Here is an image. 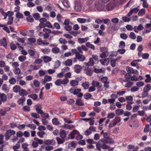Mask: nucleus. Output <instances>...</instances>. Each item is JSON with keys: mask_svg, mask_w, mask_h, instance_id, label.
I'll use <instances>...</instances> for the list:
<instances>
[{"mask_svg": "<svg viewBox=\"0 0 151 151\" xmlns=\"http://www.w3.org/2000/svg\"><path fill=\"white\" fill-rule=\"evenodd\" d=\"M92 96V95L88 93H86L84 95V98L86 99H88Z\"/></svg>", "mask_w": 151, "mask_h": 151, "instance_id": "58836bf2", "label": "nucleus"}, {"mask_svg": "<svg viewBox=\"0 0 151 151\" xmlns=\"http://www.w3.org/2000/svg\"><path fill=\"white\" fill-rule=\"evenodd\" d=\"M43 60L44 62L46 63L51 61L52 59L51 57L47 56H44L41 57Z\"/></svg>", "mask_w": 151, "mask_h": 151, "instance_id": "ddd939ff", "label": "nucleus"}, {"mask_svg": "<svg viewBox=\"0 0 151 151\" xmlns=\"http://www.w3.org/2000/svg\"><path fill=\"white\" fill-rule=\"evenodd\" d=\"M31 115L32 117L38 119L40 118V116L39 115L36 113H32L31 114Z\"/></svg>", "mask_w": 151, "mask_h": 151, "instance_id": "6e6d98bb", "label": "nucleus"}, {"mask_svg": "<svg viewBox=\"0 0 151 151\" xmlns=\"http://www.w3.org/2000/svg\"><path fill=\"white\" fill-rule=\"evenodd\" d=\"M75 9L77 11L79 12L81 10L82 6L80 0H77L75 2Z\"/></svg>", "mask_w": 151, "mask_h": 151, "instance_id": "7ed1b4c3", "label": "nucleus"}, {"mask_svg": "<svg viewBox=\"0 0 151 151\" xmlns=\"http://www.w3.org/2000/svg\"><path fill=\"white\" fill-rule=\"evenodd\" d=\"M86 73L87 75L89 76H91L92 75L93 73V70L91 68H88L86 70Z\"/></svg>", "mask_w": 151, "mask_h": 151, "instance_id": "cd10ccee", "label": "nucleus"}, {"mask_svg": "<svg viewBox=\"0 0 151 151\" xmlns=\"http://www.w3.org/2000/svg\"><path fill=\"white\" fill-rule=\"evenodd\" d=\"M78 133L77 130H74L69 135V137L71 139H73L75 137V135L77 134Z\"/></svg>", "mask_w": 151, "mask_h": 151, "instance_id": "2eb2a0df", "label": "nucleus"}, {"mask_svg": "<svg viewBox=\"0 0 151 151\" xmlns=\"http://www.w3.org/2000/svg\"><path fill=\"white\" fill-rule=\"evenodd\" d=\"M22 109L25 111L28 112L30 111V108L28 106H25L22 107Z\"/></svg>", "mask_w": 151, "mask_h": 151, "instance_id": "5fc2aeb1", "label": "nucleus"}, {"mask_svg": "<svg viewBox=\"0 0 151 151\" xmlns=\"http://www.w3.org/2000/svg\"><path fill=\"white\" fill-rule=\"evenodd\" d=\"M56 139L57 140L58 143L59 144L63 143L65 141L64 139L63 140H62L60 138L58 137H57Z\"/></svg>", "mask_w": 151, "mask_h": 151, "instance_id": "0e129e2a", "label": "nucleus"}, {"mask_svg": "<svg viewBox=\"0 0 151 151\" xmlns=\"http://www.w3.org/2000/svg\"><path fill=\"white\" fill-rule=\"evenodd\" d=\"M60 49L58 47H55L52 49V51L54 53H57L59 52Z\"/></svg>", "mask_w": 151, "mask_h": 151, "instance_id": "37998d69", "label": "nucleus"}, {"mask_svg": "<svg viewBox=\"0 0 151 151\" xmlns=\"http://www.w3.org/2000/svg\"><path fill=\"white\" fill-rule=\"evenodd\" d=\"M129 37L131 39L133 40H134L136 38V36L134 33L132 32L130 33Z\"/></svg>", "mask_w": 151, "mask_h": 151, "instance_id": "e2e57ef3", "label": "nucleus"}, {"mask_svg": "<svg viewBox=\"0 0 151 151\" xmlns=\"http://www.w3.org/2000/svg\"><path fill=\"white\" fill-rule=\"evenodd\" d=\"M76 58L79 61H83L86 59V57L83 55L79 53L77 55H76Z\"/></svg>", "mask_w": 151, "mask_h": 151, "instance_id": "6e6552de", "label": "nucleus"}, {"mask_svg": "<svg viewBox=\"0 0 151 151\" xmlns=\"http://www.w3.org/2000/svg\"><path fill=\"white\" fill-rule=\"evenodd\" d=\"M33 85L36 87H38L40 86V83L39 81L37 80H35L33 81Z\"/></svg>", "mask_w": 151, "mask_h": 151, "instance_id": "e433bc0d", "label": "nucleus"}, {"mask_svg": "<svg viewBox=\"0 0 151 151\" xmlns=\"http://www.w3.org/2000/svg\"><path fill=\"white\" fill-rule=\"evenodd\" d=\"M150 90H151V86L150 84H147L145 85L143 89V90L147 92Z\"/></svg>", "mask_w": 151, "mask_h": 151, "instance_id": "a878e982", "label": "nucleus"}, {"mask_svg": "<svg viewBox=\"0 0 151 151\" xmlns=\"http://www.w3.org/2000/svg\"><path fill=\"white\" fill-rule=\"evenodd\" d=\"M35 20H38L40 17V14L38 13H35L32 15Z\"/></svg>", "mask_w": 151, "mask_h": 151, "instance_id": "ea45409f", "label": "nucleus"}, {"mask_svg": "<svg viewBox=\"0 0 151 151\" xmlns=\"http://www.w3.org/2000/svg\"><path fill=\"white\" fill-rule=\"evenodd\" d=\"M9 21L7 23V25H10L13 23V21L14 18L12 17H9Z\"/></svg>", "mask_w": 151, "mask_h": 151, "instance_id": "13d9d810", "label": "nucleus"}, {"mask_svg": "<svg viewBox=\"0 0 151 151\" xmlns=\"http://www.w3.org/2000/svg\"><path fill=\"white\" fill-rule=\"evenodd\" d=\"M28 97L29 98H31L34 100H35L38 97L37 95L36 94H33L29 95Z\"/></svg>", "mask_w": 151, "mask_h": 151, "instance_id": "c03bdc74", "label": "nucleus"}, {"mask_svg": "<svg viewBox=\"0 0 151 151\" xmlns=\"http://www.w3.org/2000/svg\"><path fill=\"white\" fill-rule=\"evenodd\" d=\"M21 89V88L20 86L17 85H16L13 87V91L14 92L17 93L19 92Z\"/></svg>", "mask_w": 151, "mask_h": 151, "instance_id": "a211bd4d", "label": "nucleus"}, {"mask_svg": "<svg viewBox=\"0 0 151 151\" xmlns=\"http://www.w3.org/2000/svg\"><path fill=\"white\" fill-rule=\"evenodd\" d=\"M52 123L55 125H57L59 124V123L57 118H53L52 120Z\"/></svg>", "mask_w": 151, "mask_h": 151, "instance_id": "3c124183", "label": "nucleus"}, {"mask_svg": "<svg viewBox=\"0 0 151 151\" xmlns=\"http://www.w3.org/2000/svg\"><path fill=\"white\" fill-rule=\"evenodd\" d=\"M81 89H75L74 88H71L69 90V91L71 93H73L74 95L78 94L81 92Z\"/></svg>", "mask_w": 151, "mask_h": 151, "instance_id": "423d86ee", "label": "nucleus"}, {"mask_svg": "<svg viewBox=\"0 0 151 151\" xmlns=\"http://www.w3.org/2000/svg\"><path fill=\"white\" fill-rule=\"evenodd\" d=\"M92 85L95 88L97 87V89H100L102 87V85L100 83L94 80H93L92 81Z\"/></svg>", "mask_w": 151, "mask_h": 151, "instance_id": "0eeeda50", "label": "nucleus"}, {"mask_svg": "<svg viewBox=\"0 0 151 151\" xmlns=\"http://www.w3.org/2000/svg\"><path fill=\"white\" fill-rule=\"evenodd\" d=\"M89 83L88 82H85L82 83V85L85 89H87L89 86Z\"/></svg>", "mask_w": 151, "mask_h": 151, "instance_id": "72a5a7b5", "label": "nucleus"}, {"mask_svg": "<svg viewBox=\"0 0 151 151\" xmlns=\"http://www.w3.org/2000/svg\"><path fill=\"white\" fill-rule=\"evenodd\" d=\"M15 133V132L13 130H9L7 131L5 135L6 139V140H9L10 137V136L14 135Z\"/></svg>", "mask_w": 151, "mask_h": 151, "instance_id": "20e7f679", "label": "nucleus"}, {"mask_svg": "<svg viewBox=\"0 0 151 151\" xmlns=\"http://www.w3.org/2000/svg\"><path fill=\"white\" fill-rule=\"evenodd\" d=\"M27 126L30 127L33 130L35 129L36 127V125L33 124H29L27 125Z\"/></svg>", "mask_w": 151, "mask_h": 151, "instance_id": "864d4df0", "label": "nucleus"}, {"mask_svg": "<svg viewBox=\"0 0 151 151\" xmlns=\"http://www.w3.org/2000/svg\"><path fill=\"white\" fill-rule=\"evenodd\" d=\"M45 25H46V27H47L48 28H52V29H54L55 28V27L52 25L51 24L49 21L46 22L45 23Z\"/></svg>", "mask_w": 151, "mask_h": 151, "instance_id": "bf43d9fd", "label": "nucleus"}, {"mask_svg": "<svg viewBox=\"0 0 151 151\" xmlns=\"http://www.w3.org/2000/svg\"><path fill=\"white\" fill-rule=\"evenodd\" d=\"M124 112L123 109H117L115 111L116 114L118 115H122Z\"/></svg>", "mask_w": 151, "mask_h": 151, "instance_id": "bb28decb", "label": "nucleus"}, {"mask_svg": "<svg viewBox=\"0 0 151 151\" xmlns=\"http://www.w3.org/2000/svg\"><path fill=\"white\" fill-rule=\"evenodd\" d=\"M114 4L113 3H110L108 4L106 6V9L109 11L112 10L114 7Z\"/></svg>", "mask_w": 151, "mask_h": 151, "instance_id": "f3484780", "label": "nucleus"}, {"mask_svg": "<svg viewBox=\"0 0 151 151\" xmlns=\"http://www.w3.org/2000/svg\"><path fill=\"white\" fill-rule=\"evenodd\" d=\"M9 82L11 85H14L16 83V81L15 78L12 77L9 80Z\"/></svg>", "mask_w": 151, "mask_h": 151, "instance_id": "c9c22d12", "label": "nucleus"}, {"mask_svg": "<svg viewBox=\"0 0 151 151\" xmlns=\"http://www.w3.org/2000/svg\"><path fill=\"white\" fill-rule=\"evenodd\" d=\"M59 41L60 43V44H65L67 43V41L66 40L62 38H60L59 39Z\"/></svg>", "mask_w": 151, "mask_h": 151, "instance_id": "09e8293b", "label": "nucleus"}, {"mask_svg": "<svg viewBox=\"0 0 151 151\" xmlns=\"http://www.w3.org/2000/svg\"><path fill=\"white\" fill-rule=\"evenodd\" d=\"M126 101H127V103H129L130 101H132L133 100V98L131 96H127L125 98Z\"/></svg>", "mask_w": 151, "mask_h": 151, "instance_id": "603ef678", "label": "nucleus"}, {"mask_svg": "<svg viewBox=\"0 0 151 151\" xmlns=\"http://www.w3.org/2000/svg\"><path fill=\"white\" fill-rule=\"evenodd\" d=\"M104 6L103 5L99 0H96L95 2L94 8L97 10L100 11L102 10L104 8Z\"/></svg>", "mask_w": 151, "mask_h": 151, "instance_id": "f03ea898", "label": "nucleus"}, {"mask_svg": "<svg viewBox=\"0 0 151 151\" xmlns=\"http://www.w3.org/2000/svg\"><path fill=\"white\" fill-rule=\"evenodd\" d=\"M133 106H134V107L133 108L132 112H136L139 109L140 105H133Z\"/></svg>", "mask_w": 151, "mask_h": 151, "instance_id": "338daca9", "label": "nucleus"}, {"mask_svg": "<svg viewBox=\"0 0 151 151\" xmlns=\"http://www.w3.org/2000/svg\"><path fill=\"white\" fill-rule=\"evenodd\" d=\"M35 109L36 112L38 114H44V112L42 110L40 109L39 108V106L38 105H36L35 106Z\"/></svg>", "mask_w": 151, "mask_h": 151, "instance_id": "5701e85b", "label": "nucleus"}, {"mask_svg": "<svg viewBox=\"0 0 151 151\" xmlns=\"http://www.w3.org/2000/svg\"><path fill=\"white\" fill-rule=\"evenodd\" d=\"M100 61L102 65H107L109 63V59L108 58H106L103 60H101Z\"/></svg>", "mask_w": 151, "mask_h": 151, "instance_id": "9b49d317", "label": "nucleus"}, {"mask_svg": "<svg viewBox=\"0 0 151 151\" xmlns=\"http://www.w3.org/2000/svg\"><path fill=\"white\" fill-rule=\"evenodd\" d=\"M88 40V37L85 38H79L78 39V41L79 43L82 44L86 42Z\"/></svg>", "mask_w": 151, "mask_h": 151, "instance_id": "412c9836", "label": "nucleus"}, {"mask_svg": "<svg viewBox=\"0 0 151 151\" xmlns=\"http://www.w3.org/2000/svg\"><path fill=\"white\" fill-rule=\"evenodd\" d=\"M28 93H29L28 92L22 88L19 93V95L22 96L27 95Z\"/></svg>", "mask_w": 151, "mask_h": 151, "instance_id": "4468645a", "label": "nucleus"}, {"mask_svg": "<svg viewBox=\"0 0 151 151\" xmlns=\"http://www.w3.org/2000/svg\"><path fill=\"white\" fill-rule=\"evenodd\" d=\"M15 74H19L20 73V69L17 67H16L13 70Z\"/></svg>", "mask_w": 151, "mask_h": 151, "instance_id": "680f3d73", "label": "nucleus"}, {"mask_svg": "<svg viewBox=\"0 0 151 151\" xmlns=\"http://www.w3.org/2000/svg\"><path fill=\"white\" fill-rule=\"evenodd\" d=\"M147 78L145 79V81L146 83H149L151 81V77L150 76V75L147 74L145 76Z\"/></svg>", "mask_w": 151, "mask_h": 151, "instance_id": "79ce46f5", "label": "nucleus"}, {"mask_svg": "<svg viewBox=\"0 0 151 151\" xmlns=\"http://www.w3.org/2000/svg\"><path fill=\"white\" fill-rule=\"evenodd\" d=\"M26 20L27 22L32 23L34 22V19L30 15L26 18Z\"/></svg>", "mask_w": 151, "mask_h": 151, "instance_id": "de8ad7c7", "label": "nucleus"}, {"mask_svg": "<svg viewBox=\"0 0 151 151\" xmlns=\"http://www.w3.org/2000/svg\"><path fill=\"white\" fill-rule=\"evenodd\" d=\"M145 9H142L140 10L138 13V15L139 16H142L145 13Z\"/></svg>", "mask_w": 151, "mask_h": 151, "instance_id": "8fccbe9b", "label": "nucleus"}, {"mask_svg": "<svg viewBox=\"0 0 151 151\" xmlns=\"http://www.w3.org/2000/svg\"><path fill=\"white\" fill-rule=\"evenodd\" d=\"M99 142H100V144L101 145H106V144H108V141L107 139H103L101 140H100L99 141Z\"/></svg>", "mask_w": 151, "mask_h": 151, "instance_id": "c85d7f7f", "label": "nucleus"}, {"mask_svg": "<svg viewBox=\"0 0 151 151\" xmlns=\"http://www.w3.org/2000/svg\"><path fill=\"white\" fill-rule=\"evenodd\" d=\"M86 46L88 47L91 48L93 50H94L95 49V47H94V46L92 45L91 44L90 42H87L86 43Z\"/></svg>", "mask_w": 151, "mask_h": 151, "instance_id": "2f4dec72", "label": "nucleus"}, {"mask_svg": "<svg viewBox=\"0 0 151 151\" xmlns=\"http://www.w3.org/2000/svg\"><path fill=\"white\" fill-rule=\"evenodd\" d=\"M42 52L44 54H47L50 51V50L48 48H45L44 49H41Z\"/></svg>", "mask_w": 151, "mask_h": 151, "instance_id": "f704fd0d", "label": "nucleus"}, {"mask_svg": "<svg viewBox=\"0 0 151 151\" xmlns=\"http://www.w3.org/2000/svg\"><path fill=\"white\" fill-rule=\"evenodd\" d=\"M37 134L40 138H43V135L45 134V133L44 131H39L37 132Z\"/></svg>", "mask_w": 151, "mask_h": 151, "instance_id": "052dcab7", "label": "nucleus"}, {"mask_svg": "<svg viewBox=\"0 0 151 151\" xmlns=\"http://www.w3.org/2000/svg\"><path fill=\"white\" fill-rule=\"evenodd\" d=\"M60 136L62 139H64L65 137L66 134L64 130L62 129L60 130Z\"/></svg>", "mask_w": 151, "mask_h": 151, "instance_id": "b1692460", "label": "nucleus"}, {"mask_svg": "<svg viewBox=\"0 0 151 151\" xmlns=\"http://www.w3.org/2000/svg\"><path fill=\"white\" fill-rule=\"evenodd\" d=\"M122 19L125 22H129L131 20L130 18L124 16L122 17Z\"/></svg>", "mask_w": 151, "mask_h": 151, "instance_id": "774afa93", "label": "nucleus"}, {"mask_svg": "<svg viewBox=\"0 0 151 151\" xmlns=\"http://www.w3.org/2000/svg\"><path fill=\"white\" fill-rule=\"evenodd\" d=\"M17 40L20 43H23L25 42V39L24 38H20L18 37H17Z\"/></svg>", "mask_w": 151, "mask_h": 151, "instance_id": "4d7b16f0", "label": "nucleus"}, {"mask_svg": "<svg viewBox=\"0 0 151 151\" xmlns=\"http://www.w3.org/2000/svg\"><path fill=\"white\" fill-rule=\"evenodd\" d=\"M62 1L63 4L65 7L67 8L70 7L68 0H62Z\"/></svg>", "mask_w": 151, "mask_h": 151, "instance_id": "7c9ffc66", "label": "nucleus"}, {"mask_svg": "<svg viewBox=\"0 0 151 151\" xmlns=\"http://www.w3.org/2000/svg\"><path fill=\"white\" fill-rule=\"evenodd\" d=\"M118 59H116L114 60H112L111 61L110 63L111 66L113 67H114L116 66V63Z\"/></svg>", "mask_w": 151, "mask_h": 151, "instance_id": "49530a36", "label": "nucleus"}, {"mask_svg": "<svg viewBox=\"0 0 151 151\" xmlns=\"http://www.w3.org/2000/svg\"><path fill=\"white\" fill-rule=\"evenodd\" d=\"M150 24H147L145 29V32L147 33L150 32L151 30V26Z\"/></svg>", "mask_w": 151, "mask_h": 151, "instance_id": "aec40b11", "label": "nucleus"}, {"mask_svg": "<svg viewBox=\"0 0 151 151\" xmlns=\"http://www.w3.org/2000/svg\"><path fill=\"white\" fill-rule=\"evenodd\" d=\"M72 64V61L70 59H68L65 62V64L66 66H70Z\"/></svg>", "mask_w": 151, "mask_h": 151, "instance_id": "473e14b6", "label": "nucleus"}, {"mask_svg": "<svg viewBox=\"0 0 151 151\" xmlns=\"http://www.w3.org/2000/svg\"><path fill=\"white\" fill-rule=\"evenodd\" d=\"M76 105L80 106H83L84 104L81 99H77L76 101Z\"/></svg>", "mask_w": 151, "mask_h": 151, "instance_id": "393cba45", "label": "nucleus"}, {"mask_svg": "<svg viewBox=\"0 0 151 151\" xmlns=\"http://www.w3.org/2000/svg\"><path fill=\"white\" fill-rule=\"evenodd\" d=\"M0 99L1 101L5 102L7 100V96L4 93H0Z\"/></svg>", "mask_w": 151, "mask_h": 151, "instance_id": "6ab92c4d", "label": "nucleus"}, {"mask_svg": "<svg viewBox=\"0 0 151 151\" xmlns=\"http://www.w3.org/2000/svg\"><path fill=\"white\" fill-rule=\"evenodd\" d=\"M10 109V108H9L8 110L6 111L3 110L2 109L0 110V116H4L6 114V112L8 111H9Z\"/></svg>", "mask_w": 151, "mask_h": 151, "instance_id": "a19ab883", "label": "nucleus"}, {"mask_svg": "<svg viewBox=\"0 0 151 151\" xmlns=\"http://www.w3.org/2000/svg\"><path fill=\"white\" fill-rule=\"evenodd\" d=\"M18 59L20 61L22 62L26 59V57L25 56L21 55L19 57Z\"/></svg>", "mask_w": 151, "mask_h": 151, "instance_id": "69168bd1", "label": "nucleus"}, {"mask_svg": "<svg viewBox=\"0 0 151 151\" xmlns=\"http://www.w3.org/2000/svg\"><path fill=\"white\" fill-rule=\"evenodd\" d=\"M25 100V98L24 96H22L17 101V103L19 104L23 105V103Z\"/></svg>", "mask_w": 151, "mask_h": 151, "instance_id": "4be33fe9", "label": "nucleus"}, {"mask_svg": "<svg viewBox=\"0 0 151 151\" xmlns=\"http://www.w3.org/2000/svg\"><path fill=\"white\" fill-rule=\"evenodd\" d=\"M96 127L91 126L85 132L84 134L86 136H88L92 133V132H96Z\"/></svg>", "mask_w": 151, "mask_h": 151, "instance_id": "39448f33", "label": "nucleus"}, {"mask_svg": "<svg viewBox=\"0 0 151 151\" xmlns=\"http://www.w3.org/2000/svg\"><path fill=\"white\" fill-rule=\"evenodd\" d=\"M45 143L47 145H55L56 143L54 139H47L44 141Z\"/></svg>", "mask_w": 151, "mask_h": 151, "instance_id": "1a4fd4ad", "label": "nucleus"}, {"mask_svg": "<svg viewBox=\"0 0 151 151\" xmlns=\"http://www.w3.org/2000/svg\"><path fill=\"white\" fill-rule=\"evenodd\" d=\"M7 45L6 40L5 37H4L3 39H1L0 40V45H3L4 47H6Z\"/></svg>", "mask_w": 151, "mask_h": 151, "instance_id": "dca6fc26", "label": "nucleus"}, {"mask_svg": "<svg viewBox=\"0 0 151 151\" xmlns=\"http://www.w3.org/2000/svg\"><path fill=\"white\" fill-rule=\"evenodd\" d=\"M52 78L50 76L47 75L45 76L44 77V80L42 82V84L44 85L47 82L50 81L52 80Z\"/></svg>", "mask_w": 151, "mask_h": 151, "instance_id": "f8f14e48", "label": "nucleus"}, {"mask_svg": "<svg viewBox=\"0 0 151 151\" xmlns=\"http://www.w3.org/2000/svg\"><path fill=\"white\" fill-rule=\"evenodd\" d=\"M78 83L76 80H72L70 82V84L72 86H75L78 85Z\"/></svg>", "mask_w": 151, "mask_h": 151, "instance_id": "c756f323", "label": "nucleus"}, {"mask_svg": "<svg viewBox=\"0 0 151 151\" xmlns=\"http://www.w3.org/2000/svg\"><path fill=\"white\" fill-rule=\"evenodd\" d=\"M121 121V118L119 117H116L109 124V129H111L115 126L118 123Z\"/></svg>", "mask_w": 151, "mask_h": 151, "instance_id": "f257e3e1", "label": "nucleus"}, {"mask_svg": "<svg viewBox=\"0 0 151 151\" xmlns=\"http://www.w3.org/2000/svg\"><path fill=\"white\" fill-rule=\"evenodd\" d=\"M81 32L80 31H73L70 32V33L73 36L76 37L77 35L80 33Z\"/></svg>", "mask_w": 151, "mask_h": 151, "instance_id": "4c0bfd02", "label": "nucleus"}, {"mask_svg": "<svg viewBox=\"0 0 151 151\" xmlns=\"http://www.w3.org/2000/svg\"><path fill=\"white\" fill-rule=\"evenodd\" d=\"M68 146L71 149L75 148L76 147V144L74 142H72L70 143L69 144Z\"/></svg>", "mask_w": 151, "mask_h": 151, "instance_id": "a18cd8bd", "label": "nucleus"}, {"mask_svg": "<svg viewBox=\"0 0 151 151\" xmlns=\"http://www.w3.org/2000/svg\"><path fill=\"white\" fill-rule=\"evenodd\" d=\"M82 69V68L81 66L78 65H76L74 66L75 71L77 73L80 72Z\"/></svg>", "mask_w": 151, "mask_h": 151, "instance_id": "9d476101", "label": "nucleus"}]
</instances>
